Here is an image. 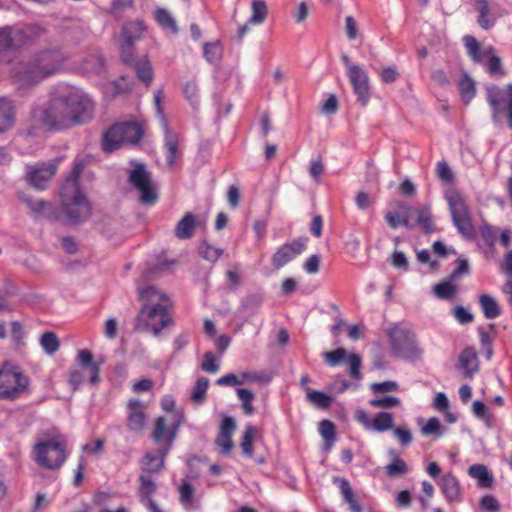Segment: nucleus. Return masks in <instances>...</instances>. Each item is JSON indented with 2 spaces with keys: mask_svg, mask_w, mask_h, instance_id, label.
<instances>
[{
  "mask_svg": "<svg viewBox=\"0 0 512 512\" xmlns=\"http://www.w3.org/2000/svg\"><path fill=\"white\" fill-rule=\"evenodd\" d=\"M480 508L484 512H499L500 510L498 501L491 495H486L481 499Z\"/></svg>",
  "mask_w": 512,
  "mask_h": 512,
  "instance_id": "obj_62",
  "label": "nucleus"
},
{
  "mask_svg": "<svg viewBox=\"0 0 512 512\" xmlns=\"http://www.w3.org/2000/svg\"><path fill=\"white\" fill-rule=\"evenodd\" d=\"M161 127L165 136L164 147L166 149V163L168 166L173 167L180 154L178 135L169 128L166 117H162Z\"/></svg>",
  "mask_w": 512,
  "mask_h": 512,
  "instance_id": "obj_20",
  "label": "nucleus"
},
{
  "mask_svg": "<svg viewBox=\"0 0 512 512\" xmlns=\"http://www.w3.org/2000/svg\"><path fill=\"white\" fill-rule=\"evenodd\" d=\"M236 392L245 414L252 415L254 413V407L252 406V402L255 399L254 393L245 388H239Z\"/></svg>",
  "mask_w": 512,
  "mask_h": 512,
  "instance_id": "obj_48",
  "label": "nucleus"
},
{
  "mask_svg": "<svg viewBox=\"0 0 512 512\" xmlns=\"http://www.w3.org/2000/svg\"><path fill=\"white\" fill-rule=\"evenodd\" d=\"M333 482L338 485L344 501L355 496V494L352 490V487L350 485V482L347 479L340 478V477H334Z\"/></svg>",
  "mask_w": 512,
  "mask_h": 512,
  "instance_id": "obj_58",
  "label": "nucleus"
},
{
  "mask_svg": "<svg viewBox=\"0 0 512 512\" xmlns=\"http://www.w3.org/2000/svg\"><path fill=\"white\" fill-rule=\"evenodd\" d=\"M197 224V216L191 212H187L176 224L174 234L179 239H190L194 234Z\"/></svg>",
  "mask_w": 512,
  "mask_h": 512,
  "instance_id": "obj_26",
  "label": "nucleus"
},
{
  "mask_svg": "<svg viewBox=\"0 0 512 512\" xmlns=\"http://www.w3.org/2000/svg\"><path fill=\"white\" fill-rule=\"evenodd\" d=\"M146 424L144 404L137 399H132L127 405V427L134 432H140Z\"/></svg>",
  "mask_w": 512,
  "mask_h": 512,
  "instance_id": "obj_18",
  "label": "nucleus"
},
{
  "mask_svg": "<svg viewBox=\"0 0 512 512\" xmlns=\"http://www.w3.org/2000/svg\"><path fill=\"white\" fill-rule=\"evenodd\" d=\"M99 365H93L90 367H76L70 372V384L73 390H77L81 385L86 382L96 384L99 382Z\"/></svg>",
  "mask_w": 512,
  "mask_h": 512,
  "instance_id": "obj_19",
  "label": "nucleus"
},
{
  "mask_svg": "<svg viewBox=\"0 0 512 512\" xmlns=\"http://www.w3.org/2000/svg\"><path fill=\"white\" fill-rule=\"evenodd\" d=\"M13 26L0 28V65L11 61V51L18 48Z\"/></svg>",
  "mask_w": 512,
  "mask_h": 512,
  "instance_id": "obj_22",
  "label": "nucleus"
},
{
  "mask_svg": "<svg viewBox=\"0 0 512 512\" xmlns=\"http://www.w3.org/2000/svg\"><path fill=\"white\" fill-rule=\"evenodd\" d=\"M484 58H488L487 61V70L489 74L496 75L498 77H503L505 75V71L501 64V59L494 54V48L488 47L483 50Z\"/></svg>",
  "mask_w": 512,
  "mask_h": 512,
  "instance_id": "obj_35",
  "label": "nucleus"
},
{
  "mask_svg": "<svg viewBox=\"0 0 512 512\" xmlns=\"http://www.w3.org/2000/svg\"><path fill=\"white\" fill-rule=\"evenodd\" d=\"M28 386L29 380L21 372L0 370V399L15 400L28 389Z\"/></svg>",
  "mask_w": 512,
  "mask_h": 512,
  "instance_id": "obj_10",
  "label": "nucleus"
},
{
  "mask_svg": "<svg viewBox=\"0 0 512 512\" xmlns=\"http://www.w3.org/2000/svg\"><path fill=\"white\" fill-rule=\"evenodd\" d=\"M208 386L209 380L207 378L201 377L197 379L192 391V400L195 402H202L205 398Z\"/></svg>",
  "mask_w": 512,
  "mask_h": 512,
  "instance_id": "obj_55",
  "label": "nucleus"
},
{
  "mask_svg": "<svg viewBox=\"0 0 512 512\" xmlns=\"http://www.w3.org/2000/svg\"><path fill=\"white\" fill-rule=\"evenodd\" d=\"M216 384L219 386H236V385H242L243 379L240 378V376L229 373L226 374L216 380Z\"/></svg>",
  "mask_w": 512,
  "mask_h": 512,
  "instance_id": "obj_64",
  "label": "nucleus"
},
{
  "mask_svg": "<svg viewBox=\"0 0 512 512\" xmlns=\"http://www.w3.org/2000/svg\"><path fill=\"white\" fill-rule=\"evenodd\" d=\"M306 245L307 240L304 238L295 239L282 245L272 256L271 263L273 267L277 270L281 269L283 266L302 254L306 249Z\"/></svg>",
  "mask_w": 512,
  "mask_h": 512,
  "instance_id": "obj_14",
  "label": "nucleus"
},
{
  "mask_svg": "<svg viewBox=\"0 0 512 512\" xmlns=\"http://www.w3.org/2000/svg\"><path fill=\"white\" fill-rule=\"evenodd\" d=\"M14 27L15 41L19 47L34 42L46 34V28L39 24H23Z\"/></svg>",
  "mask_w": 512,
  "mask_h": 512,
  "instance_id": "obj_21",
  "label": "nucleus"
},
{
  "mask_svg": "<svg viewBox=\"0 0 512 512\" xmlns=\"http://www.w3.org/2000/svg\"><path fill=\"white\" fill-rule=\"evenodd\" d=\"M216 444L220 448V453L223 455L229 454L233 448L232 437L225 436L220 433L217 435Z\"/></svg>",
  "mask_w": 512,
  "mask_h": 512,
  "instance_id": "obj_63",
  "label": "nucleus"
},
{
  "mask_svg": "<svg viewBox=\"0 0 512 512\" xmlns=\"http://www.w3.org/2000/svg\"><path fill=\"white\" fill-rule=\"evenodd\" d=\"M15 105L5 98L0 97V134L11 129L15 123Z\"/></svg>",
  "mask_w": 512,
  "mask_h": 512,
  "instance_id": "obj_25",
  "label": "nucleus"
},
{
  "mask_svg": "<svg viewBox=\"0 0 512 512\" xmlns=\"http://www.w3.org/2000/svg\"><path fill=\"white\" fill-rule=\"evenodd\" d=\"M83 169V161H76L59 193L62 211L74 223L85 221L91 214L90 202L81 191L78 182Z\"/></svg>",
  "mask_w": 512,
  "mask_h": 512,
  "instance_id": "obj_4",
  "label": "nucleus"
},
{
  "mask_svg": "<svg viewBox=\"0 0 512 512\" xmlns=\"http://www.w3.org/2000/svg\"><path fill=\"white\" fill-rule=\"evenodd\" d=\"M94 103L77 89L62 85L31 112L36 126L48 130H63L83 124L92 118Z\"/></svg>",
  "mask_w": 512,
  "mask_h": 512,
  "instance_id": "obj_1",
  "label": "nucleus"
},
{
  "mask_svg": "<svg viewBox=\"0 0 512 512\" xmlns=\"http://www.w3.org/2000/svg\"><path fill=\"white\" fill-rule=\"evenodd\" d=\"M67 60L68 55L60 49H44L27 62L13 64L11 73L21 88H27L58 72Z\"/></svg>",
  "mask_w": 512,
  "mask_h": 512,
  "instance_id": "obj_2",
  "label": "nucleus"
},
{
  "mask_svg": "<svg viewBox=\"0 0 512 512\" xmlns=\"http://www.w3.org/2000/svg\"><path fill=\"white\" fill-rule=\"evenodd\" d=\"M412 214L416 215V224L420 225L425 233L429 234L436 231L429 206L422 208H412L411 215Z\"/></svg>",
  "mask_w": 512,
  "mask_h": 512,
  "instance_id": "obj_30",
  "label": "nucleus"
},
{
  "mask_svg": "<svg viewBox=\"0 0 512 512\" xmlns=\"http://www.w3.org/2000/svg\"><path fill=\"white\" fill-rule=\"evenodd\" d=\"M255 434V428L252 425H247L242 436L241 449L243 454L246 456L253 455V438Z\"/></svg>",
  "mask_w": 512,
  "mask_h": 512,
  "instance_id": "obj_52",
  "label": "nucleus"
},
{
  "mask_svg": "<svg viewBox=\"0 0 512 512\" xmlns=\"http://www.w3.org/2000/svg\"><path fill=\"white\" fill-rule=\"evenodd\" d=\"M390 455L393 457V461L385 467L387 475L396 477L406 474L408 472L407 464L398 457L395 451H390Z\"/></svg>",
  "mask_w": 512,
  "mask_h": 512,
  "instance_id": "obj_39",
  "label": "nucleus"
},
{
  "mask_svg": "<svg viewBox=\"0 0 512 512\" xmlns=\"http://www.w3.org/2000/svg\"><path fill=\"white\" fill-rule=\"evenodd\" d=\"M139 480L141 503H144L147 501V499H152L151 496L156 490V485L147 475H140Z\"/></svg>",
  "mask_w": 512,
  "mask_h": 512,
  "instance_id": "obj_49",
  "label": "nucleus"
},
{
  "mask_svg": "<svg viewBox=\"0 0 512 512\" xmlns=\"http://www.w3.org/2000/svg\"><path fill=\"white\" fill-rule=\"evenodd\" d=\"M319 433L324 440H335V426L329 420H322L319 424Z\"/></svg>",
  "mask_w": 512,
  "mask_h": 512,
  "instance_id": "obj_59",
  "label": "nucleus"
},
{
  "mask_svg": "<svg viewBox=\"0 0 512 512\" xmlns=\"http://www.w3.org/2000/svg\"><path fill=\"white\" fill-rule=\"evenodd\" d=\"M126 63L134 66L137 76L141 81L147 85L152 82L153 72L150 63L146 58L136 61L132 58V52H130L129 61Z\"/></svg>",
  "mask_w": 512,
  "mask_h": 512,
  "instance_id": "obj_31",
  "label": "nucleus"
},
{
  "mask_svg": "<svg viewBox=\"0 0 512 512\" xmlns=\"http://www.w3.org/2000/svg\"><path fill=\"white\" fill-rule=\"evenodd\" d=\"M32 458L41 467L52 470L60 468L67 458L65 441L54 437L36 443L32 449Z\"/></svg>",
  "mask_w": 512,
  "mask_h": 512,
  "instance_id": "obj_5",
  "label": "nucleus"
},
{
  "mask_svg": "<svg viewBox=\"0 0 512 512\" xmlns=\"http://www.w3.org/2000/svg\"><path fill=\"white\" fill-rule=\"evenodd\" d=\"M25 332L22 324L18 321L11 323V338L16 345L24 344Z\"/></svg>",
  "mask_w": 512,
  "mask_h": 512,
  "instance_id": "obj_60",
  "label": "nucleus"
},
{
  "mask_svg": "<svg viewBox=\"0 0 512 512\" xmlns=\"http://www.w3.org/2000/svg\"><path fill=\"white\" fill-rule=\"evenodd\" d=\"M143 135V129L136 122H121L112 125L102 138L105 152H113L124 143H136Z\"/></svg>",
  "mask_w": 512,
  "mask_h": 512,
  "instance_id": "obj_7",
  "label": "nucleus"
},
{
  "mask_svg": "<svg viewBox=\"0 0 512 512\" xmlns=\"http://www.w3.org/2000/svg\"><path fill=\"white\" fill-rule=\"evenodd\" d=\"M263 298L259 294H250L243 298L241 307L250 314H255L261 307Z\"/></svg>",
  "mask_w": 512,
  "mask_h": 512,
  "instance_id": "obj_53",
  "label": "nucleus"
},
{
  "mask_svg": "<svg viewBox=\"0 0 512 512\" xmlns=\"http://www.w3.org/2000/svg\"><path fill=\"white\" fill-rule=\"evenodd\" d=\"M401 404L400 398L396 396H382L371 399L369 405L374 408L390 409Z\"/></svg>",
  "mask_w": 512,
  "mask_h": 512,
  "instance_id": "obj_51",
  "label": "nucleus"
},
{
  "mask_svg": "<svg viewBox=\"0 0 512 512\" xmlns=\"http://www.w3.org/2000/svg\"><path fill=\"white\" fill-rule=\"evenodd\" d=\"M354 93L363 106L367 105L370 99L369 77L366 70L361 66L349 67L347 74Z\"/></svg>",
  "mask_w": 512,
  "mask_h": 512,
  "instance_id": "obj_16",
  "label": "nucleus"
},
{
  "mask_svg": "<svg viewBox=\"0 0 512 512\" xmlns=\"http://www.w3.org/2000/svg\"><path fill=\"white\" fill-rule=\"evenodd\" d=\"M202 370L207 373H217L219 371V363L212 352H205L201 364Z\"/></svg>",
  "mask_w": 512,
  "mask_h": 512,
  "instance_id": "obj_56",
  "label": "nucleus"
},
{
  "mask_svg": "<svg viewBox=\"0 0 512 512\" xmlns=\"http://www.w3.org/2000/svg\"><path fill=\"white\" fill-rule=\"evenodd\" d=\"M446 200L452 216V221L458 232L465 239H472L475 236V228L468 211L464 198L457 191L447 193Z\"/></svg>",
  "mask_w": 512,
  "mask_h": 512,
  "instance_id": "obj_9",
  "label": "nucleus"
},
{
  "mask_svg": "<svg viewBox=\"0 0 512 512\" xmlns=\"http://www.w3.org/2000/svg\"><path fill=\"white\" fill-rule=\"evenodd\" d=\"M252 15L248 20L249 24L259 25L262 24L268 13L267 5L263 0H253L251 4Z\"/></svg>",
  "mask_w": 512,
  "mask_h": 512,
  "instance_id": "obj_37",
  "label": "nucleus"
},
{
  "mask_svg": "<svg viewBox=\"0 0 512 512\" xmlns=\"http://www.w3.org/2000/svg\"><path fill=\"white\" fill-rule=\"evenodd\" d=\"M470 477L478 480L480 487L488 488L493 484V477L483 464H473L468 469Z\"/></svg>",
  "mask_w": 512,
  "mask_h": 512,
  "instance_id": "obj_32",
  "label": "nucleus"
},
{
  "mask_svg": "<svg viewBox=\"0 0 512 512\" xmlns=\"http://www.w3.org/2000/svg\"><path fill=\"white\" fill-rule=\"evenodd\" d=\"M355 418L367 431L383 433L393 429L394 418L389 412H379L374 417H370L364 410H357Z\"/></svg>",
  "mask_w": 512,
  "mask_h": 512,
  "instance_id": "obj_13",
  "label": "nucleus"
},
{
  "mask_svg": "<svg viewBox=\"0 0 512 512\" xmlns=\"http://www.w3.org/2000/svg\"><path fill=\"white\" fill-rule=\"evenodd\" d=\"M464 43L467 52L473 61L481 62L484 59L485 54L483 53V50L480 49L479 43L474 37L465 36Z\"/></svg>",
  "mask_w": 512,
  "mask_h": 512,
  "instance_id": "obj_46",
  "label": "nucleus"
},
{
  "mask_svg": "<svg viewBox=\"0 0 512 512\" xmlns=\"http://www.w3.org/2000/svg\"><path fill=\"white\" fill-rule=\"evenodd\" d=\"M486 92V99L492 111L493 123H499L501 113L504 112L507 125L512 130V84L503 88L495 85L487 86Z\"/></svg>",
  "mask_w": 512,
  "mask_h": 512,
  "instance_id": "obj_8",
  "label": "nucleus"
},
{
  "mask_svg": "<svg viewBox=\"0 0 512 512\" xmlns=\"http://www.w3.org/2000/svg\"><path fill=\"white\" fill-rule=\"evenodd\" d=\"M138 297L142 305L136 317V328L150 330L158 336L172 321L168 311L171 306L169 297L152 285L138 288Z\"/></svg>",
  "mask_w": 512,
  "mask_h": 512,
  "instance_id": "obj_3",
  "label": "nucleus"
},
{
  "mask_svg": "<svg viewBox=\"0 0 512 512\" xmlns=\"http://www.w3.org/2000/svg\"><path fill=\"white\" fill-rule=\"evenodd\" d=\"M179 500L186 509L194 506V488L188 481H184L179 487Z\"/></svg>",
  "mask_w": 512,
  "mask_h": 512,
  "instance_id": "obj_44",
  "label": "nucleus"
},
{
  "mask_svg": "<svg viewBox=\"0 0 512 512\" xmlns=\"http://www.w3.org/2000/svg\"><path fill=\"white\" fill-rule=\"evenodd\" d=\"M370 389L373 393H389L394 392L399 389V385L395 381H384L380 383H373L370 386Z\"/></svg>",
  "mask_w": 512,
  "mask_h": 512,
  "instance_id": "obj_57",
  "label": "nucleus"
},
{
  "mask_svg": "<svg viewBox=\"0 0 512 512\" xmlns=\"http://www.w3.org/2000/svg\"><path fill=\"white\" fill-rule=\"evenodd\" d=\"M434 294L440 299H451L456 293V286L452 280L442 281L434 286Z\"/></svg>",
  "mask_w": 512,
  "mask_h": 512,
  "instance_id": "obj_47",
  "label": "nucleus"
},
{
  "mask_svg": "<svg viewBox=\"0 0 512 512\" xmlns=\"http://www.w3.org/2000/svg\"><path fill=\"white\" fill-rule=\"evenodd\" d=\"M183 93L186 99L193 107L199 104V88L195 81H187L183 87Z\"/></svg>",
  "mask_w": 512,
  "mask_h": 512,
  "instance_id": "obj_54",
  "label": "nucleus"
},
{
  "mask_svg": "<svg viewBox=\"0 0 512 512\" xmlns=\"http://www.w3.org/2000/svg\"><path fill=\"white\" fill-rule=\"evenodd\" d=\"M387 336L390 341L393 355L405 359L414 360L422 354L415 334L408 328L395 325L387 329Z\"/></svg>",
  "mask_w": 512,
  "mask_h": 512,
  "instance_id": "obj_6",
  "label": "nucleus"
},
{
  "mask_svg": "<svg viewBox=\"0 0 512 512\" xmlns=\"http://www.w3.org/2000/svg\"><path fill=\"white\" fill-rule=\"evenodd\" d=\"M155 19L163 29L169 30L173 34L178 32L175 19L166 9H157L155 12Z\"/></svg>",
  "mask_w": 512,
  "mask_h": 512,
  "instance_id": "obj_40",
  "label": "nucleus"
},
{
  "mask_svg": "<svg viewBox=\"0 0 512 512\" xmlns=\"http://www.w3.org/2000/svg\"><path fill=\"white\" fill-rule=\"evenodd\" d=\"M323 357L325 362L332 367H335L342 361H345L346 364L349 366L350 375L354 379H359L361 377V358L358 354H347L344 348H337L333 351L325 352L323 354Z\"/></svg>",
  "mask_w": 512,
  "mask_h": 512,
  "instance_id": "obj_15",
  "label": "nucleus"
},
{
  "mask_svg": "<svg viewBox=\"0 0 512 512\" xmlns=\"http://www.w3.org/2000/svg\"><path fill=\"white\" fill-rule=\"evenodd\" d=\"M203 55L207 62L217 63L222 58V47L219 41L213 43H205L203 47Z\"/></svg>",
  "mask_w": 512,
  "mask_h": 512,
  "instance_id": "obj_42",
  "label": "nucleus"
},
{
  "mask_svg": "<svg viewBox=\"0 0 512 512\" xmlns=\"http://www.w3.org/2000/svg\"><path fill=\"white\" fill-rule=\"evenodd\" d=\"M19 199L27 205L35 217L46 215L47 211L51 208L48 202L41 199H33L23 193L19 195Z\"/></svg>",
  "mask_w": 512,
  "mask_h": 512,
  "instance_id": "obj_34",
  "label": "nucleus"
},
{
  "mask_svg": "<svg viewBox=\"0 0 512 512\" xmlns=\"http://www.w3.org/2000/svg\"><path fill=\"white\" fill-rule=\"evenodd\" d=\"M199 254L203 259L215 263L223 254V250L210 245L206 241H203L199 245Z\"/></svg>",
  "mask_w": 512,
  "mask_h": 512,
  "instance_id": "obj_43",
  "label": "nucleus"
},
{
  "mask_svg": "<svg viewBox=\"0 0 512 512\" xmlns=\"http://www.w3.org/2000/svg\"><path fill=\"white\" fill-rule=\"evenodd\" d=\"M56 164L39 162L25 166V181L36 190H44L56 174Z\"/></svg>",
  "mask_w": 512,
  "mask_h": 512,
  "instance_id": "obj_12",
  "label": "nucleus"
},
{
  "mask_svg": "<svg viewBox=\"0 0 512 512\" xmlns=\"http://www.w3.org/2000/svg\"><path fill=\"white\" fill-rule=\"evenodd\" d=\"M446 431L440 420L437 418H430L427 423L421 428V432L425 436L435 435L436 437L442 436Z\"/></svg>",
  "mask_w": 512,
  "mask_h": 512,
  "instance_id": "obj_50",
  "label": "nucleus"
},
{
  "mask_svg": "<svg viewBox=\"0 0 512 512\" xmlns=\"http://www.w3.org/2000/svg\"><path fill=\"white\" fill-rule=\"evenodd\" d=\"M479 304L487 319H495L501 314L500 307L495 298L488 294L479 296Z\"/></svg>",
  "mask_w": 512,
  "mask_h": 512,
  "instance_id": "obj_33",
  "label": "nucleus"
},
{
  "mask_svg": "<svg viewBox=\"0 0 512 512\" xmlns=\"http://www.w3.org/2000/svg\"><path fill=\"white\" fill-rule=\"evenodd\" d=\"M39 343L45 354L49 356L54 355L60 348L58 337L53 332L43 333L40 337Z\"/></svg>",
  "mask_w": 512,
  "mask_h": 512,
  "instance_id": "obj_36",
  "label": "nucleus"
},
{
  "mask_svg": "<svg viewBox=\"0 0 512 512\" xmlns=\"http://www.w3.org/2000/svg\"><path fill=\"white\" fill-rule=\"evenodd\" d=\"M440 488L448 502L458 501L460 498V484L458 479L448 473L442 476L440 480Z\"/></svg>",
  "mask_w": 512,
  "mask_h": 512,
  "instance_id": "obj_27",
  "label": "nucleus"
},
{
  "mask_svg": "<svg viewBox=\"0 0 512 512\" xmlns=\"http://www.w3.org/2000/svg\"><path fill=\"white\" fill-rule=\"evenodd\" d=\"M479 233L484 240V242L490 247L494 248L495 243L497 241V236L499 233L498 228L491 226L490 224L484 222L479 227Z\"/></svg>",
  "mask_w": 512,
  "mask_h": 512,
  "instance_id": "obj_45",
  "label": "nucleus"
},
{
  "mask_svg": "<svg viewBox=\"0 0 512 512\" xmlns=\"http://www.w3.org/2000/svg\"><path fill=\"white\" fill-rule=\"evenodd\" d=\"M130 183L140 192L142 203L154 204L157 194L151 182L150 173L141 163H136L129 174Z\"/></svg>",
  "mask_w": 512,
  "mask_h": 512,
  "instance_id": "obj_11",
  "label": "nucleus"
},
{
  "mask_svg": "<svg viewBox=\"0 0 512 512\" xmlns=\"http://www.w3.org/2000/svg\"><path fill=\"white\" fill-rule=\"evenodd\" d=\"M169 447L159 450L157 452H148L142 460V468L148 472H158L164 464V457L167 454Z\"/></svg>",
  "mask_w": 512,
  "mask_h": 512,
  "instance_id": "obj_29",
  "label": "nucleus"
},
{
  "mask_svg": "<svg viewBox=\"0 0 512 512\" xmlns=\"http://www.w3.org/2000/svg\"><path fill=\"white\" fill-rule=\"evenodd\" d=\"M146 30V26L141 20L127 22L123 26L122 36L123 43L121 45V57L124 62L129 61L130 52L133 50V44L139 40Z\"/></svg>",
  "mask_w": 512,
  "mask_h": 512,
  "instance_id": "obj_17",
  "label": "nucleus"
},
{
  "mask_svg": "<svg viewBox=\"0 0 512 512\" xmlns=\"http://www.w3.org/2000/svg\"><path fill=\"white\" fill-rule=\"evenodd\" d=\"M411 211L412 207L407 204L401 203L398 207V211L392 212L389 211L385 214V219L388 225L392 229H396L398 226L403 225L408 229L413 228V224L411 223Z\"/></svg>",
  "mask_w": 512,
  "mask_h": 512,
  "instance_id": "obj_23",
  "label": "nucleus"
},
{
  "mask_svg": "<svg viewBox=\"0 0 512 512\" xmlns=\"http://www.w3.org/2000/svg\"><path fill=\"white\" fill-rule=\"evenodd\" d=\"M179 423H176L174 425L173 429H170L167 426L166 420L164 417H158L155 420V426L152 433L153 439L155 442H165L168 444V447L170 448L175 436H176V430L178 428Z\"/></svg>",
  "mask_w": 512,
  "mask_h": 512,
  "instance_id": "obj_24",
  "label": "nucleus"
},
{
  "mask_svg": "<svg viewBox=\"0 0 512 512\" xmlns=\"http://www.w3.org/2000/svg\"><path fill=\"white\" fill-rule=\"evenodd\" d=\"M459 367L468 378H472L478 371V358L475 350L471 347L464 349L459 356Z\"/></svg>",
  "mask_w": 512,
  "mask_h": 512,
  "instance_id": "obj_28",
  "label": "nucleus"
},
{
  "mask_svg": "<svg viewBox=\"0 0 512 512\" xmlns=\"http://www.w3.org/2000/svg\"><path fill=\"white\" fill-rule=\"evenodd\" d=\"M459 92L465 103H469L475 96V82L467 74H464L459 81Z\"/></svg>",
  "mask_w": 512,
  "mask_h": 512,
  "instance_id": "obj_38",
  "label": "nucleus"
},
{
  "mask_svg": "<svg viewBox=\"0 0 512 512\" xmlns=\"http://www.w3.org/2000/svg\"><path fill=\"white\" fill-rule=\"evenodd\" d=\"M307 399L310 403L314 404L318 408H328L332 402V398L321 392L315 391L308 387L305 388Z\"/></svg>",
  "mask_w": 512,
  "mask_h": 512,
  "instance_id": "obj_41",
  "label": "nucleus"
},
{
  "mask_svg": "<svg viewBox=\"0 0 512 512\" xmlns=\"http://www.w3.org/2000/svg\"><path fill=\"white\" fill-rule=\"evenodd\" d=\"M393 434L403 446H407L412 442V434L410 430L405 427H393Z\"/></svg>",
  "mask_w": 512,
  "mask_h": 512,
  "instance_id": "obj_61",
  "label": "nucleus"
}]
</instances>
